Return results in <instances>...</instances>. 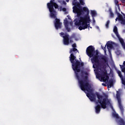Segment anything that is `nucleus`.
Masks as SVG:
<instances>
[{"label": "nucleus", "mask_w": 125, "mask_h": 125, "mask_svg": "<svg viewBox=\"0 0 125 125\" xmlns=\"http://www.w3.org/2000/svg\"><path fill=\"white\" fill-rule=\"evenodd\" d=\"M80 67H79V71H77L74 70V68H72L73 71H74L76 77L78 81V83L80 85V87L83 91L85 92L87 91L88 93H86V96L89 98V100L92 102H95L96 101V96L94 93L92 92V90H91V85L89 84V83L85 79L83 80L82 78H80L79 73L81 72V66H83V63L80 62Z\"/></svg>", "instance_id": "obj_1"}, {"label": "nucleus", "mask_w": 125, "mask_h": 125, "mask_svg": "<svg viewBox=\"0 0 125 125\" xmlns=\"http://www.w3.org/2000/svg\"><path fill=\"white\" fill-rule=\"evenodd\" d=\"M96 95L98 100L96 102L97 105L95 107V112L96 114H99L100 111H101V108L106 109L107 108V104L110 103V102L109 99H108V95L105 93H103L104 96L98 93H96Z\"/></svg>", "instance_id": "obj_2"}, {"label": "nucleus", "mask_w": 125, "mask_h": 125, "mask_svg": "<svg viewBox=\"0 0 125 125\" xmlns=\"http://www.w3.org/2000/svg\"><path fill=\"white\" fill-rule=\"evenodd\" d=\"M86 53L87 55L91 58V62L93 64V68H100V67H103V64L100 62L99 61V56L94 55L95 54V48L92 46L90 45L87 47L86 50Z\"/></svg>", "instance_id": "obj_3"}, {"label": "nucleus", "mask_w": 125, "mask_h": 125, "mask_svg": "<svg viewBox=\"0 0 125 125\" xmlns=\"http://www.w3.org/2000/svg\"><path fill=\"white\" fill-rule=\"evenodd\" d=\"M88 23H90V18L89 15H85L84 17H80L79 18V21L75 22L76 26H78L79 29L80 31L82 30H85L88 28L89 30V27L90 24Z\"/></svg>", "instance_id": "obj_4"}, {"label": "nucleus", "mask_w": 125, "mask_h": 125, "mask_svg": "<svg viewBox=\"0 0 125 125\" xmlns=\"http://www.w3.org/2000/svg\"><path fill=\"white\" fill-rule=\"evenodd\" d=\"M73 52H74L76 54L77 52H79V51L76 48L70 49L69 51V53H70L69 60L71 63L72 64V66L74 70L76 71L77 72H80V61L77 59V58L74 55Z\"/></svg>", "instance_id": "obj_5"}, {"label": "nucleus", "mask_w": 125, "mask_h": 125, "mask_svg": "<svg viewBox=\"0 0 125 125\" xmlns=\"http://www.w3.org/2000/svg\"><path fill=\"white\" fill-rule=\"evenodd\" d=\"M98 69L100 70L99 73L101 74V79L102 81L104 83H107L110 87H112L114 84V81L113 80H109V76L107 74L106 70L104 69V70L102 69V66L99 67Z\"/></svg>", "instance_id": "obj_6"}, {"label": "nucleus", "mask_w": 125, "mask_h": 125, "mask_svg": "<svg viewBox=\"0 0 125 125\" xmlns=\"http://www.w3.org/2000/svg\"><path fill=\"white\" fill-rule=\"evenodd\" d=\"M47 6L50 12V17H51V18H56V11L54 9V7L56 9L58 8V7H59L58 4L56 2L51 1V3H47Z\"/></svg>", "instance_id": "obj_7"}, {"label": "nucleus", "mask_w": 125, "mask_h": 125, "mask_svg": "<svg viewBox=\"0 0 125 125\" xmlns=\"http://www.w3.org/2000/svg\"><path fill=\"white\" fill-rule=\"evenodd\" d=\"M72 4L73 5H74L73 7L74 13H77L78 17H80L82 15V12H83V8H81V4L77 1H73Z\"/></svg>", "instance_id": "obj_8"}, {"label": "nucleus", "mask_w": 125, "mask_h": 125, "mask_svg": "<svg viewBox=\"0 0 125 125\" xmlns=\"http://www.w3.org/2000/svg\"><path fill=\"white\" fill-rule=\"evenodd\" d=\"M116 98L118 100L119 108H120L121 112H124V107L122 105V100H121L120 93H119L118 91H117Z\"/></svg>", "instance_id": "obj_9"}, {"label": "nucleus", "mask_w": 125, "mask_h": 125, "mask_svg": "<svg viewBox=\"0 0 125 125\" xmlns=\"http://www.w3.org/2000/svg\"><path fill=\"white\" fill-rule=\"evenodd\" d=\"M68 34H65L64 36H62L63 38V42L64 45H69L70 44V38Z\"/></svg>", "instance_id": "obj_10"}, {"label": "nucleus", "mask_w": 125, "mask_h": 125, "mask_svg": "<svg viewBox=\"0 0 125 125\" xmlns=\"http://www.w3.org/2000/svg\"><path fill=\"white\" fill-rule=\"evenodd\" d=\"M62 26V23L60 22V20L57 18L55 19V27L56 30H58V29H61Z\"/></svg>", "instance_id": "obj_11"}, {"label": "nucleus", "mask_w": 125, "mask_h": 125, "mask_svg": "<svg viewBox=\"0 0 125 125\" xmlns=\"http://www.w3.org/2000/svg\"><path fill=\"white\" fill-rule=\"evenodd\" d=\"M64 25L65 30H66L67 32H71V28H69V21H68L67 19L64 20Z\"/></svg>", "instance_id": "obj_12"}, {"label": "nucleus", "mask_w": 125, "mask_h": 125, "mask_svg": "<svg viewBox=\"0 0 125 125\" xmlns=\"http://www.w3.org/2000/svg\"><path fill=\"white\" fill-rule=\"evenodd\" d=\"M114 44V42L112 41H108L107 43L106 44V45L107 46V49H112L113 48V44Z\"/></svg>", "instance_id": "obj_13"}, {"label": "nucleus", "mask_w": 125, "mask_h": 125, "mask_svg": "<svg viewBox=\"0 0 125 125\" xmlns=\"http://www.w3.org/2000/svg\"><path fill=\"white\" fill-rule=\"evenodd\" d=\"M113 32L115 33V35L117 36V38H120V35H119V32H118V27L115 26L113 28Z\"/></svg>", "instance_id": "obj_14"}, {"label": "nucleus", "mask_w": 125, "mask_h": 125, "mask_svg": "<svg viewBox=\"0 0 125 125\" xmlns=\"http://www.w3.org/2000/svg\"><path fill=\"white\" fill-rule=\"evenodd\" d=\"M82 10L83 12V11L84 12H87V15H88V14H89V10H88V8H87V7H83ZM83 12H82V13H83Z\"/></svg>", "instance_id": "obj_15"}, {"label": "nucleus", "mask_w": 125, "mask_h": 125, "mask_svg": "<svg viewBox=\"0 0 125 125\" xmlns=\"http://www.w3.org/2000/svg\"><path fill=\"white\" fill-rule=\"evenodd\" d=\"M118 39H119L120 42H121L122 46L123 47H125V41H124V39L120 38V36H119V38H118Z\"/></svg>", "instance_id": "obj_16"}, {"label": "nucleus", "mask_w": 125, "mask_h": 125, "mask_svg": "<svg viewBox=\"0 0 125 125\" xmlns=\"http://www.w3.org/2000/svg\"><path fill=\"white\" fill-rule=\"evenodd\" d=\"M91 14L92 17H95V16H96V15H97V14L96 13V11L94 10L91 11Z\"/></svg>", "instance_id": "obj_17"}, {"label": "nucleus", "mask_w": 125, "mask_h": 125, "mask_svg": "<svg viewBox=\"0 0 125 125\" xmlns=\"http://www.w3.org/2000/svg\"><path fill=\"white\" fill-rule=\"evenodd\" d=\"M120 67L121 69L122 72L125 74V67L124 66V65H121V64H120Z\"/></svg>", "instance_id": "obj_18"}, {"label": "nucleus", "mask_w": 125, "mask_h": 125, "mask_svg": "<svg viewBox=\"0 0 125 125\" xmlns=\"http://www.w3.org/2000/svg\"><path fill=\"white\" fill-rule=\"evenodd\" d=\"M109 14L111 18H114V13L112 12L111 9H109Z\"/></svg>", "instance_id": "obj_19"}, {"label": "nucleus", "mask_w": 125, "mask_h": 125, "mask_svg": "<svg viewBox=\"0 0 125 125\" xmlns=\"http://www.w3.org/2000/svg\"><path fill=\"white\" fill-rule=\"evenodd\" d=\"M119 123L120 124V125H125V121H124V119H120L119 120Z\"/></svg>", "instance_id": "obj_20"}, {"label": "nucleus", "mask_w": 125, "mask_h": 125, "mask_svg": "<svg viewBox=\"0 0 125 125\" xmlns=\"http://www.w3.org/2000/svg\"><path fill=\"white\" fill-rule=\"evenodd\" d=\"M109 24H110V21L108 20L105 24V27L108 29L109 28Z\"/></svg>", "instance_id": "obj_21"}, {"label": "nucleus", "mask_w": 125, "mask_h": 125, "mask_svg": "<svg viewBox=\"0 0 125 125\" xmlns=\"http://www.w3.org/2000/svg\"><path fill=\"white\" fill-rule=\"evenodd\" d=\"M113 117L116 118V119H119V114L117 113H113Z\"/></svg>", "instance_id": "obj_22"}, {"label": "nucleus", "mask_w": 125, "mask_h": 125, "mask_svg": "<svg viewBox=\"0 0 125 125\" xmlns=\"http://www.w3.org/2000/svg\"><path fill=\"white\" fill-rule=\"evenodd\" d=\"M101 59H102V60H103L104 61V62H106L107 61V59L105 58V56H103V57H102L101 58Z\"/></svg>", "instance_id": "obj_23"}, {"label": "nucleus", "mask_w": 125, "mask_h": 125, "mask_svg": "<svg viewBox=\"0 0 125 125\" xmlns=\"http://www.w3.org/2000/svg\"><path fill=\"white\" fill-rule=\"evenodd\" d=\"M118 74L121 79L123 78V75H122V72L120 71H118Z\"/></svg>", "instance_id": "obj_24"}, {"label": "nucleus", "mask_w": 125, "mask_h": 125, "mask_svg": "<svg viewBox=\"0 0 125 125\" xmlns=\"http://www.w3.org/2000/svg\"><path fill=\"white\" fill-rule=\"evenodd\" d=\"M72 39H73L72 37H71L69 38V43H73L74 42V41H73V40H72Z\"/></svg>", "instance_id": "obj_25"}, {"label": "nucleus", "mask_w": 125, "mask_h": 125, "mask_svg": "<svg viewBox=\"0 0 125 125\" xmlns=\"http://www.w3.org/2000/svg\"><path fill=\"white\" fill-rule=\"evenodd\" d=\"M80 2L81 5H84V2H83V0H80Z\"/></svg>", "instance_id": "obj_26"}, {"label": "nucleus", "mask_w": 125, "mask_h": 125, "mask_svg": "<svg viewBox=\"0 0 125 125\" xmlns=\"http://www.w3.org/2000/svg\"><path fill=\"white\" fill-rule=\"evenodd\" d=\"M72 46L73 48H76V47H77V44H76V43H74L72 45Z\"/></svg>", "instance_id": "obj_27"}, {"label": "nucleus", "mask_w": 125, "mask_h": 125, "mask_svg": "<svg viewBox=\"0 0 125 125\" xmlns=\"http://www.w3.org/2000/svg\"><path fill=\"white\" fill-rule=\"evenodd\" d=\"M84 72H83V71H81V77L82 78H83V74H84Z\"/></svg>", "instance_id": "obj_28"}, {"label": "nucleus", "mask_w": 125, "mask_h": 125, "mask_svg": "<svg viewBox=\"0 0 125 125\" xmlns=\"http://www.w3.org/2000/svg\"><path fill=\"white\" fill-rule=\"evenodd\" d=\"M62 3H63V4H64V5H66L67 4V3L66 2V1H65V0H62Z\"/></svg>", "instance_id": "obj_29"}, {"label": "nucleus", "mask_w": 125, "mask_h": 125, "mask_svg": "<svg viewBox=\"0 0 125 125\" xmlns=\"http://www.w3.org/2000/svg\"><path fill=\"white\" fill-rule=\"evenodd\" d=\"M62 10L64 12L67 10V9L66 8H62Z\"/></svg>", "instance_id": "obj_30"}, {"label": "nucleus", "mask_w": 125, "mask_h": 125, "mask_svg": "<svg viewBox=\"0 0 125 125\" xmlns=\"http://www.w3.org/2000/svg\"><path fill=\"white\" fill-rule=\"evenodd\" d=\"M98 54H99L98 51L97 50L96 52V55L94 54V55H96L97 56H99Z\"/></svg>", "instance_id": "obj_31"}, {"label": "nucleus", "mask_w": 125, "mask_h": 125, "mask_svg": "<svg viewBox=\"0 0 125 125\" xmlns=\"http://www.w3.org/2000/svg\"><path fill=\"white\" fill-rule=\"evenodd\" d=\"M102 48L104 50H105V49H106V46L105 47H103V46H102Z\"/></svg>", "instance_id": "obj_32"}, {"label": "nucleus", "mask_w": 125, "mask_h": 125, "mask_svg": "<svg viewBox=\"0 0 125 125\" xmlns=\"http://www.w3.org/2000/svg\"><path fill=\"white\" fill-rule=\"evenodd\" d=\"M117 6L118 7V9L119 10V11L121 10V8H120V5H119V4H117Z\"/></svg>", "instance_id": "obj_33"}, {"label": "nucleus", "mask_w": 125, "mask_h": 125, "mask_svg": "<svg viewBox=\"0 0 125 125\" xmlns=\"http://www.w3.org/2000/svg\"><path fill=\"white\" fill-rule=\"evenodd\" d=\"M51 1H52V2H54V0H51L50 2H48V3H51Z\"/></svg>", "instance_id": "obj_34"}, {"label": "nucleus", "mask_w": 125, "mask_h": 125, "mask_svg": "<svg viewBox=\"0 0 125 125\" xmlns=\"http://www.w3.org/2000/svg\"><path fill=\"white\" fill-rule=\"evenodd\" d=\"M121 66H124V67H125V61L123 62V65H121Z\"/></svg>", "instance_id": "obj_35"}, {"label": "nucleus", "mask_w": 125, "mask_h": 125, "mask_svg": "<svg viewBox=\"0 0 125 125\" xmlns=\"http://www.w3.org/2000/svg\"><path fill=\"white\" fill-rule=\"evenodd\" d=\"M122 83L125 85V81H122Z\"/></svg>", "instance_id": "obj_36"}, {"label": "nucleus", "mask_w": 125, "mask_h": 125, "mask_svg": "<svg viewBox=\"0 0 125 125\" xmlns=\"http://www.w3.org/2000/svg\"><path fill=\"white\" fill-rule=\"evenodd\" d=\"M118 2H119V1H118V0L115 1V3H116V4H117V5H118V4H119Z\"/></svg>", "instance_id": "obj_37"}, {"label": "nucleus", "mask_w": 125, "mask_h": 125, "mask_svg": "<svg viewBox=\"0 0 125 125\" xmlns=\"http://www.w3.org/2000/svg\"><path fill=\"white\" fill-rule=\"evenodd\" d=\"M60 35H61V36H64V33H63V32H61V33H60Z\"/></svg>", "instance_id": "obj_38"}, {"label": "nucleus", "mask_w": 125, "mask_h": 125, "mask_svg": "<svg viewBox=\"0 0 125 125\" xmlns=\"http://www.w3.org/2000/svg\"><path fill=\"white\" fill-rule=\"evenodd\" d=\"M68 13V12H67V10L64 11V14H67Z\"/></svg>", "instance_id": "obj_39"}, {"label": "nucleus", "mask_w": 125, "mask_h": 125, "mask_svg": "<svg viewBox=\"0 0 125 125\" xmlns=\"http://www.w3.org/2000/svg\"><path fill=\"white\" fill-rule=\"evenodd\" d=\"M66 2H69V0H65Z\"/></svg>", "instance_id": "obj_40"}, {"label": "nucleus", "mask_w": 125, "mask_h": 125, "mask_svg": "<svg viewBox=\"0 0 125 125\" xmlns=\"http://www.w3.org/2000/svg\"><path fill=\"white\" fill-rule=\"evenodd\" d=\"M85 79H87V76H85Z\"/></svg>", "instance_id": "obj_41"}, {"label": "nucleus", "mask_w": 125, "mask_h": 125, "mask_svg": "<svg viewBox=\"0 0 125 125\" xmlns=\"http://www.w3.org/2000/svg\"><path fill=\"white\" fill-rule=\"evenodd\" d=\"M121 13H122V14H123V15L125 16V14L123 13L122 12H121Z\"/></svg>", "instance_id": "obj_42"}, {"label": "nucleus", "mask_w": 125, "mask_h": 125, "mask_svg": "<svg viewBox=\"0 0 125 125\" xmlns=\"http://www.w3.org/2000/svg\"><path fill=\"white\" fill-rule=\"evenodd\" d=\"M97 29H99V26H97L96 27Z\"/></svg>", "instance_id": "obj_43"}, {"label": "nucleus", "mask_w": 125, "mask_h": 125, "mask_svg": "<svg viewBox=\"0 0 125 125\" xmlns=\"http://www.w3.org/2000/svg\"><path fill=\"white\" fill-rule=\"evenodd\" d=\"M73 1H77V0H73Z\"/></svg>", "instance_id": "obj_44"}, {"label": "nucleus", "mask_w": 125, "mask_h": 125, "mask_svg": "<svg viewBox=\"0 0 125 125\" xmlns=\"http://www.w3.org/2000/svg\"><path fill=\"white\" fill-rule=\"evenodd\" d=\"M93 22L95 23V20L93 21Z\"/></svg>", "instance_id": "obj_45"}, {"label": "nucleus", "mask_w": 125, "mask_h": 125, "mask_svg": "<svg viewBox=\"0 0 125 125\" xmlns=\"http://www.w3.org/2000/svg\"><path fill=\"white\" fill-rule=\"evenodd\" d=\"M89 28H90L91 29H92V27H90V26Z\"/></svg>", "instance_id": "obj_46"}, {"label": "nucleus", "mask_w": 125, "mask_h": 125, "mask_svg": "<svg viewBox=\"0 0 125 125\" xmlns=\"http://www.w3.org/2000/svg\"><path fill=\"white\" fill-rule=\"evenodd\" d=\"M124 47V49H125V47Z\"/></svg>", "instance_id": "obj_47"}, {"label": "nucleus", "mask_w": 125, "mask_h": 125, "mask_svg": "<svg viewBox=\"0 0 125 125\" xmlns=\"http://www.w3.org/2000/svg\"><path fill=\"white\" fill-rule=\"evenodd\" d=\"M124 0V1H125V0Z\"/></svg>", "instance_id": "obj_48"}]
</instances>
